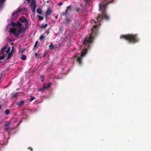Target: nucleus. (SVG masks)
Here are the masks:
<instances>
[{
    "instance_id": "nucleus-21",
    "label": "nucleus",
    "mask_w": 151,
    "mask_h": 151,
    "mask_svg": "<svg viewBox=\"0 0 151 151\" xmlns=\"http://www.w3.org/2000/svg\"><path fill=\"white\" fill-rule=\"evenodd\" d=\"M37 17H38L39 19L40 20H42L43 19V18L42 16H41L40 15H37Z\"/></svg>"
},
{
    "instance_id": "nucleus-12",
    "label": "nucleus",
    "mask_w": 151,
    "mask_h": 151,
    "mask_svg": "<svg viewBox=\"0 0 151 151\" xmlns=\"http://www.w3.org/2000/svg\"><path fill=\"white\" fill-rule=\"evenodd\" d=\"M47 23H46L44 24H42L40 27V28L42 29L45 28L47 27Z\"/></svg>"
},
{
    "instance_id": "nucleus-28",
    "label": "nucleus",
    "mask_w": 151,
    "mask_h": 151,
    "mask_svg": "<svg viewBox=\"0 0 151 151\" xmlns=\"http://www.w3.org/2000/svg\"><path fill=\"white\" fill-rule=\"evenodd\" d=\"M45 90L44 88H43V87L42 88H40L38 90V91H42Z\"/></svg>"
},
{
    "instance_id": "nucleus-39",
    "label": "nucleus",
    "mask_w": 151,
    "mask_h": 151,
    "mask_svg": "<svg viewBox=\"0 0 151 151\" xmlns=\"http://www.w3.org/2000/svg\"><path fill=\"white\" fill-rule=\"evenodd\" d=\"M37 54H37V53H35V55H36V56H37Z\"/></svg>"
},
{
    "instance_id": "nucleus-30",
    "label": "nucleus",
    "mask_w": 151,
    "mask_h": 151,
    "mask_svg": "<svg viewBox=\"0 0 151 151\" xmlns=\"http://www.w3.org/2000/svg\"><path fill=\"white\" fill-rule=\"evenodd\" d=\"M5 131L7 132L8 131V130L9 129V127H5Z\"/></svg>"
},
{
    "instance_id": "nucleus-6",
    "label": "nucleus",
    "mask_w": 151,
    "mask_h": 151,
    "mask_svg": "<svg viewBox=\"0 0 151 151\" xmlns=\"http://www.w3.org/2000/svg\"><path fill=\"white\" fill-rule=\"evenodd\" d=\"M51 9L49 8H48L47 10L45 13V16L46 18L49 15L51 14Z\"/></svg>"
},
{
    "instance_id": "nucleus-16",
    "label": "nucleus",
    "mask_w": 151,
    "mask_h": 151,
    "mask_svg": "<svg viewBox=\"0 0 151 151\" xmlns=\"http://www.w3.org/2000/svg\"><path fill=\"white\" fill-rule=\"evenodd\" d=\"M12 15L13 16H14V17H15L17 16L18 15V13H17V12H15L13 13L12 14Z\"/></svg>"
},
{
    "instance_id": "nucleus-33",
    "label": "nucleus",
    "mask_w": 151,
    "mask_h": 151,
    "mask_svg": "<svg viewBox=\"0 0 151 151\" xmlns=\"http://www.w3.org/2000/svg\"><path fill=\"white\" fill-rule=\"evenodd\" d=\"M20 11H21V9H17V10L16 12H17V13H18V12H20Z\"/></svg>"
},
{
    "instance_id": "nucleus-13",
    "label": "nucleus",
    "mask_w": 151,
    "mask_h": 151,
    "mask_svg": "<svg viewBox=\"0 0 151 151\" xmlns=\"http://www.w3.org/2000/svg\"><path fill=\"white\" fill-rule=\"evenodd\" d=\"M10 122H6L4 124V126L5 127H9L10 124H11Z\"/></svg>"
},
{
    "instance_id": "nucleus-5",
    "label": "nucleus",
    "mask_w": 151,
    "mask_h": 151,
    "mask_svg": "<svg viewBox=\"0 0 151 151\" xmlns=\"http://www.w3.org/2000/svg\"><path fill=\"white\" fill-rule=\"evenodd\" d=\"M19 20L22 22L24 23V25L25 26V28L24 30H25L28 27V22L27 20L24 17H21L19 19Z\"/></svg>"
},
{
    "instance_id": "nucleus-34",
    "label": "nucleus",
    "mask_w": 151,
    "mask_h": 151,
    "mask_svg": "<svg viewBox=\"0 0 151 151\" xmlns=\"http://www.w3.org/2000/svg\"><path fill=\"white\" fill-rule=\"evenodd\" d=\"M63 3V2H60V3H59V6H61V5H62Z\"/></svg>"
},
{
    "instance_id": "nucleus-29",
    "label": "nucleus",
    "mask_w": 151,
    "mask_h": 151,
    "mask_svg": "<svg viewBox=\"0 0 151 151\" xmlns=\"http://www.w3.org/2000/svg\"><path fill=\"white\" fill-rule=\"evenodd\" d=\"M17 93H15L13 94L12 95V96L13 97H15L16 96H17Z\"/></svg>"
},
{
    "instance_id": "nucleus-40",
    "label": "nucleus",
    "mask_w": 151,
    "mask_h": 151,
    "mask_svg": "<svg viewBox=\"0 0 151 151\" xmlns=\"http://www.w3.org/2000/svg\"><path fill=\"white\" fill-rule=\"evenodd\" d=\"M1 105H0V110L1 109Z\"/></svg>"
},
{
    "instance_id": "nucleus-17",
    "label": "nucleus",
    "mask_w": 151,
    "mask_h": 151,
    "mask_svg": "<svg viewBox=\"0 0 151 151\" xmlns=\"http://www.w3.org/2000/svg\"><path fill=\"white\" fill-rule=\"evenodd\" d=\"M4 113L6 115H8L10 113V111L9 109L6 110L4 112Z\"/></svg>"
},
{
    "instance_id": "nucleus-8",
    "label": "nucleus",
    "mask_w": 151,
    "mask_h": 151,
    "mask_svg": "<svg viewBox=\"0 0 151 151\" xmlns=\"http://www.w3.org/2000/svg\"><path fill=\"white\" fill-rule=\"evenodd\" d=\"M71 9L72 8L71 7V5L69 6H68L67 9L65 11V12H62L63 15H66L68 14V11L71 10Z\"/></svg>"
},
{
    "instance_id": "nucleus-26",
    "label": "nucleus",
    "mask_w": 151,
    "mask_h": 151,
    "mask_svg": "<svg viewBox=\"0 0 151 151\" xmlns=\"http://www.w3.org/2000/svg\"><path fill=\"white\" fill-rule=\"evenodd\" d=\"M35 99V97L31 96V98L30 99V101H31Z\"/></svg>"
},
{
    "instance_id": "nucleus-3",
    "label": "nucleus",
    "mask_w": 151,
    "mask_h": 151,
    "mask_svg": "<svg viewBox=\"0 0 151 151\" xmlns=\"http://www.w3.org/2000/svg\"><path fill=\"white\" fill-rule=\"evenodd\" d=\"M123 38L124 39L128 41L129 43L132 44L137 42L139 40L138 35L137 34H128L123 35L120 37L121 39Z\"/></svg>"
},
{
    "instance_id": "nucleus-41",
    "label": "nucleus",
    "mask_w": 151,
    "mask_h": 151,
    "mask_svg": "<svg viewBox=\"0 0 151 151\" xmlns=\"http://www.w3.org/2000/svg\"><path fill=\"white\" fill-rule=\"evenodd\" d=\"M44 81V80H41V81H42V82H43V81Z\"/></svg>"
},
{
    "instance_id": "nucleus-22",
    "label": "nucleus",
    "mask_w": 151,
    "mask_h": 151,
    "mask_svg": "<svg viewBox=\"0 0 151 151\" xmlns=\"http://www.w3.org/2000/svg\"><path fill=\"white\" fill-rule=\"evenodd\" d=\"M38 42L37 41H36L35 42V45H34V47H37L39 46V45L38 46H37V45H38Z\"/></svg>"
},
{
    "instance_id": "nucleus-4",
    "label": "nucleus",
    "mask_w": 151,
    "mask_h": 151,
    "mask_svg": "<svg viewBox=\"0 0 151 151\" xmlns=\"http://www.w3.org/2000/svg\"><path fill=\"white\" fill-rule=\"evenodd\" d=\"M88 50L86 48L84 50H83L81 52V54L80 55V56H76L77 58V60L79 63V65H81L82 64V59L84 57L87 52Z\"/></svg>"
},
{
    "instance_id": "nucleus-14",
    "label": "nucleus",
    "mask_w": 151,
    "mask_h": 151,
    "mask_svg": "<svg viewBox=\"0 0 151 151\" xmlns=\"http://www.w3.org/2000/svg\"><path fill=\"white\" fill-rule=\"evenodd\" d=\"M7 47L6 46L4 47L1 48V52L2 53H3L7 49Z\"/></svg>"
},
{
    "instance_id": "nucleus-25",
    "label": "nucleus",
    "mask_w": 151,
    "mask_h": 151,
    "mask_svg": "<svg viewBox=\"0 0 151 151\" xmlns=\"http://www.w3.org/2000/svg\"><path fill=\"white\" fill-rule=\"evenodd\" d=\"M66 20L67 22H68L69 23H70L72 21V20L69 19H66Z\"/></svg>"
},
{
    "instance_id": "nucleus-36",
    "label": "nucleus",
    "mask_w": 151,
    "mask_h": 151,
    "mask_svg": "<svg viewBox=\"0 0 151 151\" xmlns=\"http://www.w3.org/2000/svg\"><path fill=\"white\" fill-rule=\"evenodd\" d=\"M80 9L79 8H78L77 9V12H79V10H80Z\"/></svg>"
},
{
    "instance_id": "nucleus-31",
    "label": "nucleus",
    "mask_w": 151,
    "mask_h": 151,
    "mask_svg": "<svg viewBox=\"0 0 151 151\" xmlns=\"http://www.w3.org/2000/svg\"><path fill=\"white\" fill-rule=\"evenodd\" d=\"M43 88H44V89H47L48 88H47V86L45 85H44V86H43Z\"/></svg>"
},
{
    "instance_id": "nucleus-10",
    "label": "nucleus",
    "mask_w": 151,
    "mask_h": 151,
    "mask_svg": "<svg viewBox=\"0 0 151 151\" xmlns=\"http://www.w3.org/2000/svg\"><path fill=\"white\" fill-rule=\"evenodd\" d=\"M6 0H0V8H2L4 3Z\"/></svg>"
},
{
    "instance_id": "nucleus-37",
    "label": "nucleus",
    "mask_w": 151,
    "mask_h": 151,
    "mask_svg": "<svg viewBox=\"0 0 151 151\" xmlns=\"http://www.w3.org/2000/svg\"><path fill=\"white\" fill-rule=\"evenodd\" d=\"M41 78H44V76H41Z\"/></svg>"
},
{
    "instance_id": "nucleus-1",
    "label": "nucleus",
    "mask_w": 151,
    "mask_h": 151,
    "mask_svg": "<svg viewBox=\"0 0 151 151\" xmlns=\"http://www.w3.org/2000/svg\"><path fill=\"white\" fill-rule=\"evenodd\" d=\"M113 0L109 1L107 0H103L101 1L99 4V10L102 12V14H98V17L96 18L98 22H96L93 20L91 21V23L93 26L91 30V33L88 38L86 37L85 38L83 42V46L89 45L90 43H91L93 42L94 39V37L97 34L96 28L97 27V24H100L99 22L101 21L103 19H105L106 20L109 19V17L106 13V9L107 8V5L108 4L112 3L113 2Z\"/></svg>"
},
{
    "instance_id": "nucleus-15",
    "label": "nucleus",
    "mask_w": 151,
    "mask_h": 151,
    "mask_svg": "<svg viewBox=\"0 0 151 151\" xmlns=\"http://www.w3.org/2000/svg\"><path fill=\"white\" fill-rule=\"evenodd\" d=\"M37 12L39 14H41L42 13V11L40 8H38L37 10Z\"/></svg>"
},
{
    "instance_id": "nucleus-18",
    "label": "nucleus",
    "mask_w": 151,
    "mask_h": 151,
    "mask_svg": "<svg viewBox=\"0 0 151 151\" xmlns=\"http://www.w3.org/2000/svg\"><path fill=\"white\" fill-rule=\"evenodd\" d=\"M21 59L23 60H25L26 59V57L25 55H23L21 57Z\"/></svg>"
},
{
    "instance_id": "nucleus-19",
    "label": "nucleus",
    "mask_w": 151,
    "mask_h": 151,
    "mask_svg": "<svg viewBox=\"0 0 151 151\" xmlns=\"http://www.w3.org/2000/svg\"><path fill=\"white\" fill-rule=\"evenodd\" d=\"M49 47L50 49H52L54 48V45H53L51 43L49 45Z\"/></svg>"
},
{
    "instance_id": "nucleus-27",
    "label": "nucleus",
    "mask_w": 151,
    "mask_h": 151,
    "mask_svg": "<svg viewBox=\"0 0 151 151\" xmlns=\"http://www.w3.org/2000/svg\"><path fill=\"white\" fill-rule=\"evenodd\" d=\"M51 85L52 83H48L47 85V88H49L50 86H51Z\"/></svg>"
},
{
    "instance_id": "nucleus-9",
    "label": "nucleus",
    "mask_w": 151,
    "mask_h": 151,
    "mask_svg": "<svg viewBox=\"0 0 151 151\" xmlns=\"http://www.w3.org/2000/svg\"><path fill=\"white\" fill-rule=\"evenodd\" d=\"M24 101H18L17 102L16 104L17 105L20 106V107L22 106L24 104Z\"/></svg>"
},
{
    "instance_id": "nucleus-35",
    "label": "nucleus",
    "mask_w": 151,
    "mask_h": 151,
    "mask_svg": "<svg viewBox=\"0 0 151 151\" xmlns=\"http://www.w3.org/2000/svg\"><path fill=\"white\" fill-rule=\"evenodd\" d=\"M31 10H32L33 12L34 13L35 12V9H32Z\"/></svg>"
},
{
    "instance_id": "nucleus-32",
    "label": "nucleus",
    "mask_w": 151,
    "mask_h": 151,
    "mask_svg": "<svg viewBox=\"0 0 151 151\" xmlns=\"http://www.w3.org/2000/svg\"><path fill=\"white\" fill-rule=\"evenodd\" d=\"M28 149L30 150V151H33L32 148L31 147H28Z\"/></svg>"
},
{
    "instance_id": "nucleus-38",
    "label": "nucleus",
    "mask_w": 151,
    "mask_h": 151,
    "mask_svg": "<svg viewBox=\"0 0 151 151\" xmlns=\"http://www.w3.org/2000/svg\"><path fill=\"white\" fill-rule=\"evenodd\" d=\"M26 0L27 1H28L27 3H29V1H30V0Z\"/></svg>"
},
{
    "instance_id": "nucleus-7",
    "label": "nucleus",
    "mask_w": 151,
    "mask_h": 151,
    "mask_svg": "<svg viewBox=\"0 0 151 151\" xmlns=\"http://www.w3.org/2000/svg\"><path fill=\"white\" fill-rule=\"evenodd\" d=\"M36 3L35 0H32L31 3V9H36Z\"/></svg>"
},
{
    "instance_id": "nucleus-43",
    "label": "nucleus",
    "mask_w": 151,
    "mask_h": 151,
    "mask_svg": "<svg viewBox=\"0 0 151 151\" xmlns=\"http://www.w3.org/2000/svg\"><path fill=\"white\" fill-rule=\"evenodd\" d=\"M87 1H88V0H86Z\"/></svg>"
},
{
    "instance_id": "nucleus-24",
    "label": "nucleus",
    "mask_w": 151,
    "mask_h": 151,
    "mask_svg": "<svg viewBox=\"0 0 151 151\" xmlns=\"http://www.w3.org/2000/svg\"><path fill=\"white\" fill-rule=\"evenodd\" d=\"M5 57V54H4L2 56H0V60H2Z\"/></svg>"
},
{
    "instance_id": "nucleus-11",
    "label": "nucleus",
    "mask_w": 151,
    "mask_h": 151,
    "mask_svg": "<svg viewBox=\"0 0 151 151\" xmlns=\"http://www.w3.org/2000/svg\"><path fill=\"white\" fill-rule=\"evenodd\" d=\"M13 55V53L12 52V51L11 52L9 53L8 55L7 56L6 59L7 60L10 57H12Z\"/></svg>"
},
{
    "instance_id": "nucleus-2",
    "label": "nucleus",
    "mask_w": 151,
    "mask_h": 151,
    "mask_svg": "<svg viewBox=\"0 0 151 151\" xmlns=\"http://www.w3.org/2000/svg\"><path fill=\"white\" fill-rule=\"evenodd\" d=\"M11 25L12 27H15L16 28H11L10 32L16 37L18 36L21 33L23 32L24 27L18 21L16 22H12Z\"/></svg>"
},
{
    "instance_id": "nucleus-44",
    "label": "nucleus",
    "mask_w": 151,
    "mask_h": 151,
    "mask_svg": "<svg viewBox=\"0 0 151 151\" xmlns=\"http://www.w3.org/2000/svg\"><path fill=\"white\" fill-rule=\"evenodd\" d=\"M1 62L0 61V63Z\"/></svg>"
},
{
    "instance_id": "nucleus-20",
    "label": "nucleus",
    "mask_w": 151,
    "mask_h": 151,
    "mask_svg": "<svg viewBox=\"0 0 151 151\" xmlns=\"http://www.w3.org/2000/svg\"><path fill=\"white\" fill-rule=\"evenodd\" d=\"M11 50V47H9L5 51L6 53H9V52Z\"/></svg>"
},
{
    "instance_id": "nucleus-23",
    "label": "nucleus",
    "mask_w": 151,
    "mask_h": 151,
    "mask_svg": "<svg viewBox=\"0 0 151 151\" xmlns=\"http://www.w3.org/2000/svg\"><path fill=\"white\" fill-rule=\"evenodd\" d=\"M45 38V37H44V36L43 35H41V36H40V37H39V39H40L41 40H42L43 39H44Z\"/></svg>"
},
{
    "instance_id": "nucleus-42",
    "label": "nucleus",
    "mask_w": 151,
    "mask_h": 151,
    "mask_svg": "<svg viewBox=\"0 0 151 151\" xmlns=\"http://www.w3.org/2000/svg\"><path fill=\"white\" fill-rule=\"evenodd\" d=\"M47 33L48 34L49 33V32H47Z\"/></svg>"
}]
</instances>
